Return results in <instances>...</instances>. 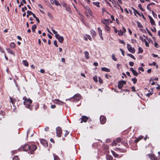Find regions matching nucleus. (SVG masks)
Listing matches in <instances>:
<instances>
[{
  "instance_id": "nucleus-3",
  "label": "nucleus",
  "mask_w": 160,
  "mask_h": 160,
  "mask_svg": "<svg viewBox=\"0 0 160 160\" xmlns=\"http://www.w3.org/2000/svg\"><path fill=\"white\" fill-rule=\"evenodd\" d=\"M89 119L88 117L86 116H82L79 120H81L80 122L82 123L83 122H86Z\"/></svg>"
},
{
  "instance_id": "nucleus-25",
  "label": "nucleus",
  "mask_w": 160,
  "mask_h": 160,
  "mask_svg": "<svg viewBox=\"0 0 160 160\" xmlns=\"http://www.w3.org/2000/svg\"><path fill=\"white\" fill-rule=\"evenodd\" d=\"M92 3L94 5L97 6L98 7H100L99 5V2H93Z\"/></svg>"
},
{
  "instance_id": "nucleus-13",
  "label": "nucleus",
  "mask_w": 160,
  "mask_h": 160,
  "mask_svg": "<svg viewBox=\"0 0 160 160\" xmlns=\"http://www.w3.org/2000/svg\"><path fill=\"white\" fill-rule=\"evenodd\" d=\"M148 17L149 18L150 22L152 25H155V22L153 19L149 15H148Z\"/></svg>"
},
{
  "instance_id": "nucleus-36",
  "label": "nucleus",
  "mask_w": 160,
  "mask_h": 160,
  "mask_svg": "<svg viewBox=\"0 0 160 160\" xmlns=\"http://www.w3.org/2000/svg\"><path fill=\"white\" fill-rule=\"evenodd\" d=\"M118 35L120 36H122L123 35V32H122L121 30H120V31H118Z\"/></svg>"
},
{
  "instance_id": "nucleus-7",
  "label": "nucleus",
  "mask_w": 160,
  "mask_h": 160,
  "mask_svg": "<svg viewBox=\"0 0 160 160\" xmlns=\"http://www.w3.org/2000/svg\"><path fill=\"white\" fill-rule=\"evenodd\" d=\"M147 156L151 160H157V157L153 154H148Z\"/></svg>"
},
{
  "instance_id": "nucleus-41",
  "label": "nucleus",
  "mask_w": 160,
  "mask_h": 160,
  "mask_svg": "<svg viewBox=\"0 0 160 160\" xmlns=\"http://www.w3.org/2000/svg\"><path fill=\"white\" fill-rule=\"evenodd\" d=\"M111 2L114 5V7L115 8H117V4L116 3V2L114 1L113 0L112 1H111Z\"/></svg>"
},
{
  "instance_id": "nucleus-62",
  "label": "nucleus",
  "mask_w": 160,
  "mask_h": 160,
  "mask_svg": "<svg viewBox=\"0 0 160 160\" xmlns=\"http://www.w3.org/2000/svg\"><path fill=\"white\" fill-rule=\"evenodd\" d=\"M151 30L152 32H156V28L155 27H153V29L151 28Z\"/></svg>"
},
{
  "instance_id": "nucleus-32",
  "label": "nucleus",
  "mask_w": 160,
  "mask_h": 160,
  "mask_svg": "<svg viewBox=\"0 0 160 160\" xmlns=\"http://www.w3.org/2000/svg\"><path fill=\"white\" fill-rule=\"evenodd\" d=\"M127 55L133 59L135 60V58L132 54H127Z\"/></svg>"
},
{
  "instance_id": "nucleus-49",
  "label": "nucleus",
  "mask_w": 160,
  "mask_h": 160,
  "mask_svg": "<svg viewBox=\"0 0 160 160\" xmlns=\"http://www.w3.org/2000/svg\"><path fill=\"white\" fill-rule=\"evenodd\" d=\"M54 44L56 47H58L57 41L56 40H54Z\"/></svg>"
},
{
  "instance_id": "nucleus-63",
  "label": "nucleus",
  "mask_w": 160,
  "mask_h": 160,
  "mask_svg": "<svg viewBox=\"0 0 160 160\" xmlns=\"http://www.w3.org/2000/svg\"><path fill=\"white\" fill-rule=\"evenodd\" d=\"M154 46H155V47H156V48H158L159 47L158 45V43H157L156 42H155V43H154Z\"/></svg>"
},
{
  "instance_id": "nucleus-54",
  "label": "nucleus",
  "mask_w": 160,
  "mask_h": 160,
  "mask_svg": "<svg viewBox=\"0 0 160 160\" xmlns=\"http://www.w3.org/2000/svg\"><path fill=\"white\" fill-rule=\"evenodd\" d=\"M121 138H117L116 141L117 142H120L121 141Z\"/></svg>"
},
{
  "instance_id": "nucleus-55",
  "label": "nucleus",
  "mask_w": 160,
  "mask_h": 160,
  "mask_svg": "<svg viewBox=\"0 0 160 160\" xmlns=\"http://www.w3.org/2000/svg\"><path fill=\"white\" fill-rule=\"evenodd\" d=\"M129 64L131 66H133L134 65V63L132 62H129Z\"/></svg>"
},
{
  "instance_id": "nucleus-43",
  "label": "nucleus",
  "mask_w": 160,
  "mask_h": 160,
  "mask_svg": "<svg viewBox=\"0 0 160 160\" xmlns=\"http://www.w3.org/2000/svg\"><path fill=\"white\" fill-rule=\"evenodd\" d=\"M99 82L100 84H102L103 82L102 79L100 77H98Z\"/></svg>"
},
{
  "instance_id": "nucleus-34",
  "label": "nucleus",
  "mask_w": 160,
  "mask_h": 160,
  "mask_svg": "<svg viewBox=\"0 0 160 160\" xmlns=\"http://www.w3.org/2000/svg\"><path fill=\"white\" fill-rule=\"evenodd\" d=\"M15 45L14 42H12L10 43V47L11 48H13L15 47Z\"/></svg>"
},
{
  "instance_id": "nucleus-12",
  "label": "nucleus",
  "mask_w": 160,
  "mask_h": 160,
  "mask_svg": "<svg viewBox=\"0 0 160 160\" xmlns=\"http://www.w3.org/2000/svg\"><path fill=\"white\" fill-rule=\"evenodd\" d=\"M115 150H118L122 152H125L127 151L126 150L119 148H116Z\"/></svg>"
},
{
  "instance_id": "nucleus-40",
  "label": "nucleus",
  "mask_w": 160,
  "mask_h": 160,
  "mask_svg": "<svg viewBox=\"0 0 160 160\" xmlns=\"http://www.w3.org/2000/svg\"><path fill=\"white\" fill-rule=\"evenodd\" d=\"M98 33L99 35H101V34H102V30L100 28H98Z\"/></svg>"
},
{
  "instance_id": "nucleus-23",
  "label": "nucleus",
  "mask_w": 160,
  "mask_h": 160,
  "mask_svg": "<svg viewBox=\"0 0 160 160\" xmlns=\"http://www.w3.org/2000/svg\"><path fill=\"white\" fill-rule=\"evenodd\" d=\"M132 81L133 82V84H135L137 82V79L135 77H134L132 79Z\"/></svg>"
},
{
  "instance_id": "nucleus-38",
  "label": "nucleus",
  "mask_w": 160,
  "mask_h": 160,
  "mask_svg": "<svg viewBox=\"0 0 160 160\" xmlns=\"http://www.w3.org/2000/svg\"><path fill=\"white\" fill-rule=\"evenodd\" d=\"M93 79L94 81L95 82H98V79H97V76L95 75L94 76L93 78Z\"/></svg>"
},
{
  "instance_id": "nucleus-53",
  "label": "nucleus",
  "mask_w": 160,
  "mask_h": 160,
  "mask_svg": "<svg viewBox=\"0 0 160 160\" xmlns=\"http://www.w3.org/2000/svg\"><path fill=\"white\" fill-rule=\"evenodd\" d=\"M27 14H28L29 15H31L32 14V13H33L31 11H30L29 10H28L27 12Z\"/></svg>"
},
{
  "instance_id": "nucleus-44",
  "label": "nucleus",
  "mask_w": 160,
  "mask_h": 160,
  "mask_svg": "<svg viewBox=\"0 0 160 160\" xmlns=\"http://www.w3.org/2000/svg\"><path fill=\"white\" fill-rule=\"evenodd\" d=\"M152 13L153 15V16L154 17V18H156L157 17V15L156 14V13H155L153 11H152Z\"/></svg>"
},
{
  "instance_id": "nucleus-21",
  "label": "nucleus",
  "mask_w": 160,
  "mask_h": 160,
  "mask_svg": "<svg viewBox=\"0 0 160 160\" xmlns=\"http://www.w3.org/2000/svg\"><path fill=\"white\" fill-rule=\"evenodd\" d=\"M7 51L9 53H11V54H13L14 55H15V54H14V53L13 52V51H12L10 48H7Z\"/></svg>"
},
{
  "instance_id": "nucleus-51",
  "label": "nucleus",
  "mask_w": 160,
  "mask_h": 160,
  "mask_svg": "<svg viewBox=\"0 0 160 160\" xmlns=\"http://www.w3.org/2000/svg\"><path fill=\"white\" fill-rule=\"evenodd\" d=\"M86 36L90 41H91L92 40V38L89 35H87Z\"/></svg>"
},
{
  "instance_id": "nucleus-58",
  "label": "nucleus",
  "mask_w": 160,
  "mask_h": 160,
  "mask_svg": "<svg viewBox=\"0 0 160 160\" xmlns=\"http://www.w3.org/2000/svg\"><path fill=\"white\" fill-rule=\"evenodd\" d=\"M124 85V84H126V81L121 80L120 81Z\"/></svg>"
},
{
  "instance_id": "nucleus-24",
  "label": "nucleus",
  "mask_w": 160,
  "mask_h": 160,
  "mask_svg": "<svg viewBox=\"0 0 160 160\" xmlns=\"http://www.w3.org/2000/svg\"><path fill=\"white\" fill-rule=\"evenodd\" d=\"M106 158L107 160H112L113 159V157L110 155H108Z\"/></svg>"
},
{
  "instance_id": "nucleus-18",
  "label": "nucleus",
  "mask_w": 160,
  "mask_h": 160,
  "mask_svg": "<svg viewBox=\"0 0 160 160\" xmlns=\"http://www.w3.org/2000/svg\"><path fill=\"white\" fill-rule=\"evenodd\" d=\"M104 21L105 22H103L102 21V22L103 24L106 25H107V24L109 25V21H110V19H104Z\"/></svg>"
},
{
  "instance_id": "nucleus-31",
  "label": "nucleus",
  "mask_w": 160,
  "mask_h": 160,
  "mask_svg": "<svg viewBox=\"0 0 160 160\" xmlns=\"http://www.w3.org/2000/svg\"><path fill=\"white\" fill-rule=\"evenodd\" d=\"M112 59L114 61H116L117 60V58L115 57V55L114 54H112Z\"/></svg>"
},
{
  "instance_id": "nucleus-50",
  "label": "nucleus",
  "mask_w": 160,
  "mask_h": 160,
  "mask_svg": "<svg viewBox=\"0 0 160 160\" xmlns=\"http://www.w3.org/2000/svg\"><path fill=\"white\" fill-rule=\"evenodd\" d=\"M150 5H149V4H148V5L147 6V8L150 11H151V8L150 7Z\"/></svg>"
},
{
  "instance_id": "nucleus-27",
  "label": "nucleus",
  "mask_w": 160,
  "mask_h": 160,
  "mask_svg": "<svg viewBox=\"0 0 160 160\" xmlns=\"http://www.w3.org/2000/svg\"><path fill=\"white\" fill-rule=\"evenodd\" d=\"M133 13H134L135 15L137 17V16L136 15V14H137L140 16H141L140 13H139V12L138 11H137V10H136V11H135V12H134Z\"/></svg>"
},
{
  "instance_id": "nucleus-59",
  "label": "nucleus",
  "mask_w": 160,
  "mask_h": 160,
  "mask_svg": "<svg viewBox=\"0 0 160 160\" xmlns=\"http://www.w3.org/2000/svg\"><path fill=\"white\" fill-rule=\"evenodd\" d=\"M131 88L132 89V91L133 92H136V91L135 89V87L134 86H133L131 87Z\"/></svg>"
},
{
  "instance_id": "nucleus-19",
  "label": "nucleus",
  "mask_w": 160,
  "mask_h": 160,
  "mask_svg": "<svg viewBox=\"0 0 160 160\" xmlns=\"http://www.w3.org/2000/svg\"><path fill=\"white\" fill-rule=\"evenodd\" d=\"M101 70L103 71H105L106 72H110V70L109 69L105 68L103 67L101 68Z\"/></svg>"
},
{
  "instance_id": "nucleus-46",
  "label": "nucleus",
  "mask_w": 160,
  "mask_h": 160,
  "mask_svg": "<svg viewBox=\"0 0 160 160\" xmlns=\"http://www.w3.org/2000/svg\"><path fill=\"white\" fill-rule=\"evenodd\" d=\"M139 38L140 40H141L143 42H145L146 40L145 39H143L142 37L141 36Z\"/></svg>"
},
{
  "instance_id": "nucleus-29",
  "label": "nucleus",
  "mask_w": 160,
  "mask_h": 160,
  "mask_svg": "<svg viewBox=\"0 0 160 160\" xmlns=\"http://www.w3.org/2000/svg\"><path fill=\"white\" fill-rule=\"evenodd\" d=\"M150 90H151V92L150 93H148L146 94V96L147 97H149L150 95H152L153 93V89H151Z\"/></svg>"
},
{
  "instance_id": "nucleus-60",
  "label": "nucleus",
  "mask_w": 160,
  "mask_h": 160,
  "mask_svg": "<svg viewBox=\"0 0 160 160\" xmlns=\"http://www.w3.org/2000/svg\"><path fill=\"white\" fill-rule=\"evenodd\" d=\"M120 50L121 51L122 55L123 56H124V55H125V54H124V51L121 48H120Z\"/></svg>"
},
{
  "instance_id": "nucleus-52",
  "label": "nucleus",
  "mask_w": 160,
  "mask_h": 160,
  "mask_svg": "<svg viewBox=\"0 0 160 160\" xmlns=\"http://www.w3.org/2000/svg\"><path fill=\"white\" fill-rule=\"evenodd\" d=\"M27 10V8L25 6L24 8H22V12H25V10Z\"/></svg>"
},
{
  "instance_id": "nucleus-48",
  "label": "nucleus",
  "mask_w": 160,
  "mask_h": 160,
  "mask_svg": "<svg viewBox=\"0 0 160 160\" xmlns=\"http://www.w3.org/2000/svg\"><path fill=\"white\" fill-rule=\"evenodd\" d=\"M13 160H19V159L18 157L16 156L13 158Z\"/></svg>"
},
{
  "instance_id": "nucleus-39",
  "label": "nucleus",
  "mask_w": 160,
  "mask_h": 160,
  "mask_svg": "<svg viewBox=\"0 0 160 160\" xmlns=\"http://www.w3.org/2000/svg\"><path fill=\"white\" fill-rule=\"evenodd\" d=\"M138 7L139 8L141 11H144V9L142 8V6L141 4H139L138 5Z\"/></svg>"
},
{
  "instance_id": "nucleus-28",
  "label": "nucleus",
  "mask_w": 160,
  "mask_h": 160,
  "mask_svg": "<svg viewBox=\"0 0 160 160\" xmlns=\"http://www.w3.org/2000/svg\"><path fill=\"white\" fill-rule=\"evenodd\" d=\"M137 23L138 28H142L143 27V26L138 21H137Z\"/></svg>"
},
{
  "instance_id": "nucleus-56",
  "label": "nucleus",
  "mask_w": 160,
  "mask_h": 160,
  "mask_svg": "<svg viewBox=\"0 0 160 160\" xmlns=\"http://www.w3.org/2000/svg\"><path fill=\"white\" fill-rule=\"evenodd\" d=\"M139 70H141L142 72H144V69L142 67H139L138 69Z\"/></svg>"
},
{
  "instance_id": "nucleus-33",
  "label": "nucleus",
  "mask_w": 160,
  "mask_h": 160,
  "mask_svg": "<svg viewBox=\"0 0 160 160\" xmlns=\"http://www.w3.org/2000/svg\"><path fill=\"white\" fill-rule=\"evenodd\" d=\"M143 52V50L142 48L141 47H139L138 48V53H142Z\"/></svg>"
},
{
  "instance_id": "nucleus-10",
  "label": "nucleus",
  "mask_w": 160,
  "mask_h": 160,
  "mask_svg": "<svg viewBox=\"0 0 160 160\" xmlns=\"http://www.w3.org/2000/svg\"><path fill=\"white\" fill-rule=\"evenodd\" d=\"M73 99L77 100H79L80 99V95L79 94H77L73 97Z\"/></svg>"
},
{
  "instance_id": "nucleus-30",
  "label": "nucleus",
  "mask_w": 160,
  "mask_h": 160,
  "mask_svg": "<svg viewBox=\"0 0 160 160\" xmlns=\"http://www.w3.org/2000/svg\"><path fill=\"white\" fill-rule=\"evenodd\" d=\"M112 152L113 156L115 157H118V155L114 151H112Z\"/></svg>"
},
{
  "instance_id": "nucleus-45",
  "label": "nucleus",
  "mask_w": 160,
  "mask_h": 160,
  "mask_svg": "<svg viewBox=\"0 0 160 160\" xmlns=\"http://www.w3.org/2000/svg\"><path fill=\"white\" fill-rule=\"evenodd\" d=\"M146 29L147 30V31L148 32V33L149 34V35L151 36H152V34L150 32V31H149V30L147 28H146Z\"/></svg>"
},
{
  "instance_id": "nucleus-57",
  "label": "nucleus",
  "mask_w": 160,
  "mask_h": 160,
  "mask_svg": "<svg viewBox=\"0 0 160 160\" xmlns=\"http://www.w3.org/2000/svg\"><path fill=\"white\" fill-rule=\"evenodd\" d=\"M156 64V63L155 62H153L152 63H150L149 64V65L150 66H152V65L153 66H155Z\"/></svg>"
},
{
  "instance_id": "nucleus-35",
  "label": "nucleus",
  "mask_w": 160,
  "mask_h": 160,
  "mask_svg": "<svg viewBox=\"0 0 160 160\" xmlns=\"http://www.w3.org/2000/svg\"><path fill=\"white\" fill-rule=\"evenodd\" d=\"M54 2L55 4L57 6H61L60 3L58 2V1L56 0H54Z\"/></svg>"
},
{
  "instance_id": "nucleus-6",
  "label": "nucleus",
  "mask_w": 160,
  "mask_h": 160,
  "mask_svg": "<svg viewBox=\"0 0 160 160\" xmlns=\"http://www.w3.org/2000/svg\"><path fill=\"white\" fill-rule=\"evenodd\" d=\"M100 120L101 123L102 124H104L105 123L106 121V118L104 116H101L100 117Z\"/></svg>"
},
{
  "instance_id": "nucleus-1",
  "label": "nucleus",
  "mask_w": 160,
  "mask_h": 160,
  "mask_svg": "<svg viewBox=\"0 0 160 160\" xmlns=\"http://www.w3.org/2000/svg\"><path fill=\"white\" fill-rule=\"evenodd\" d=\"M37 149V146L35 145H30L28 144L25 145L22 147H21L20 148V150H22L25 151H30V153L33 154L34 153V151Z\"/></svg>"
},
{
  "instance_id": "nucleus-2",
  "label": "nucleus",
  "mask_w": 160,
  "mask_h": 160,
  "mask_svg": "<svg viewBox=\"0 0 160 160\" xmlns=\"http://www.w3.org/2000/svg\"><path fill=\"white\" fill-rule=\"evenodd\" d=\"M32 102V100L30 98H28L26 101H24L23 102V104L26 105V107L29 109L30 110H32V107L30 105V104Z\"/></svg>"
},
{
  "instance_id": "nucleus-47",
  "label": "nucleus",
  "mask_w": 160,
  "mask_h": 160,
  "mask_svg": "<svg viewBox=\"0 0 160 160\" xmlns=\"http://www.w3.org/2000/svg\"><path fill=\"white\" fill-rule=\"evenodd\" d=\"M119 41L121 43L123 44L124 45L125 44V43L123 40H121V39H119Z\"/></svg>"
},
{
  "instance_id": "nucleus-64",
  "label": "nucleus",
  "mask_w": 160,
  "mask_h": 160,
  "mask_svg": "<svg viewBox=\"0 0 160 160\" xmlns=\"http://www.w3.org/2000/svg\"><path fill=\"white\" fill-rule=\"evenodd\" d=\"M39 107V105L38 103H36V106L35 108V109L36 110H37L38 108Z\"/></svg>"
},
{
  "instance_id": "nucleus-17",
  "label": "nucleus",
  "mask_w": 160,
  "mask_h": 160,
  "mask_svg": "<svg viewBox=\"0 0 160 160\" xmlns=\"http://www.w3.org/2000/svg\"><path fill=\"white\" fill-rule=\"evenodd\" d=\"M85 56L86 59H88L89 58V54L87 51H85L84 52Z\"/></svg>"
},
{
  "instance_id": "nucleus-14",
  "label": "nucleus",
  "mask_w": 160,
  "mask_h": 160,
  "mask_svg": "<svg viewBox=\"0 0 160 160\" xmlns=\"http://www.w3.org/2000/svg\"><path fill=\"white\" fill-rule=\"evenodd\" d=\"M83 7H84L85 9L87 11L86 12H88V13H89L90 14H91V11L89 8L88 6H86V7H85L84 6H83Z\"/></svg>"
},
{
  "instance_id": "nucleus-15",
  "label": "nucleus",
  "mask_w": 160,
  "mask_h": 160,
  "mask_svg": "<svg viewBox=\"0 0 160 160\" xmlns=\"http://www.w3.org/2000/svg\"><path fill=\"white\" fill-rule=\"evenodd\" d=\"M128 50L131 52L134 53L135 52V49L134 48L130 47V48H128Z\"/></svg>"
},
{
  "instance_id": "nucleus-5",
  "label": "nucleus",
  "mask_w": 160,
  "mask_h": 160,
  "mask_svg": "<svg viewBox=\"0 0 160 160\" xmlns=\"http://www.w3.org/2000/svg\"><path fill=\"white\" fill-rule=\"evenodd\" d=\"M56 133L57 136L60 137L61 136L62 133V129L60 127H58L56 128Z\"/></svg>"
},
{
  "instance_id": "nucleus-20",
  "label": "nucleus",
  "mask_w": 160,
  "mask_h": 160,
  "mask_svg": "<svg viewBox=\"0 0 160 160\" xmlns=\"http://www.w3.org/2000/svg\"><path fill=\"white\" fill-rule=\"evenodd\" d=\"M90 32L91 33V34L92 36V37L96 35V32H95V31H94L92 29H91V30Z\"/></svg>"
},
{
  "instance_id": "nucleus-9",
  "label": "nucleus",
  "mask_w": 160,
  "mask_h": 160,
  "mask_svg": "<svg viewBox=\"0 0 160 160\" xmlns=\"http://www.w3.org/2000/svg\"><path fill=\"white\" fill-rule=\"evenodd\" d=\"M62 5L63 6L66 8V9L69 12H70L71 10V9H70V8H69V7L67 5V4L66 3H62Z\"/></svg>"
},
{
  "instance_id": "nucleus-26",
  "label": "nucleus",
  "mask_w": 160,
  "mask_h": 160,
  "mask_svg": "<svg viewBox=\"0 0 160 160\" xmlns=\"http://www.w3.org/2000/svg\"><path fill=\"white\" fill-rule=\"evenodd\" d=\"M22 63L23 64L26 66H28V63L26 60H23L22 61Z\"/></svg>"
},
{
  "instance_id": "nucleus-8",
  "label": "nucleus",
  "mask_w": 160,
  "mask_h": 160,
  "mask_svg": "<svg viewBox=\"0 0 160 160\" xmlns=\"http://www.w3.org/2000/svg\"><path fill=\"white\" fill-rule=\"evenodd\" d=\"M130 70L132 71L134 76H137L138 75V73L137 71L134 70L132 68H130Z\"/></svg>"
},
{
  "instance_id": "nucleus-16",
  "label": "nucleus",
  "mask_w": 160,
  "mask_h": 160,
  "mask_svg": "<svg viewBox=\"0 0 160 160\" xmlns=\"http://www.w3.org/2000/svg\"><path fill=\"white\" fill-rule=\"evenodd\" d=\"M123 86V85L120 81L118 82V87L119 89H121L122 87Z\"/></svg>"
},
{
  "instance_id": "nucleus-61",
  "label": "nucleus",
  "mask_w": 160,
  "mask_h": 160,
  "mask_svg": "<svg viewBox=\"0 0 160 160\" xmlns=\"http://www.w3.org/2000/svg\"><path fill=\"white\" fill-rule=\"evenodd\" d=\"M140 31H141L143 32L146 33V31L145 29H140Z\"/></svg>"
},
{
  "instance_id": "nucleus-42",
  "label": "nucleus",
  "mask_w": 160,
  "mask_h": 160,
  "mask_svg": "<svg viewBox=\"0 0 160 160\" xmlns=\"http://www.w3.org/2000/svg\"><path fill=\"white\" fill-rule=\"evenodd\" d=\"M54 160H60L59 158L57 156L54 155Z\"/></svg>"
},
{
  "instance_id": "nucleus-22",
  "label": "nucleus",
  "mask_w": 160,
  "mask_h": 160,
  "mask_svg": "<svg viewBox=\"0 0 160 160\" xmlns=\"http://www.w3.org/2000/svg\"><path fill=\"white\" fill-rule=\"evenodd\" d=\"M37 28V26L35 24L33 25L32 28V29L33 32H35V29Z\"/></svg>"
},
{
  "instance_id": "nucleus-37",
  "label": "nucleus",
  "mask_w": 160,
  "mask_h": 160,
  "mask_svg": "<svg viewBox=\"0 0 160 160\" xmlns=\"http://www.w3.org/2000/svg\"><path fill=\"white\" fill-rule=\"evenodd\" d=\"M105 28L107 31H110V29L109 27L107 25H105Z\"/></svg>"
},
{
  "instance_id": "nucleus-11",
  "label": "nucleus",
  "mask_w": 160,
  "mask_h": 160,
  "mask_svg": "<svg viewBox=\"0 0 160 160\" xmlns=\"http://www.w3.org/2000/svg\"><path fill=\"white\" fill-rule=\"evenodd\" d=\"M41 143L44 146H48V143L47 141L44 139H42L40 140Z\"/></svg>"
},
{
  "instance_id": "nucleus-4",
  "label": "nucleus",
  "mask_w": 160,
  "mask_h": 160,
  "mask_svg": "<svg viewBox=\"0 0 160 160\" xmlns=\"http://www.w3.org/2000/svg\"><path fill=\"white\" fill-rule=\"evenodd\" d=\"M55 36L56 38L58 40V41L60 43H62L63 42L64 38L63 37L60 36L59 34H56V35H55Z\"/></svg>"
}]
</instances>
